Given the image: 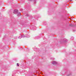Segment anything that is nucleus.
Listing matches in <instances>:
<instances>
[{
    "label": "nucleus",
    "mask_w": 76,
    "mask_h": 76,
    "mask_svg": "<svg viewBox=\"0 0 76 76\" xmlns=\"http://www.w3.org/2000/svg\"><path fill=\"white\" fill-rule=\"evenodd\" d=\"M18 10H14L13 13H17V16H20V13L19 12V13H18Z\"/></svg>",
    "instance_id": "obj_1"
},
{
    "label": "nucleus",
    "mask_w": 76,
    "mask_h": 76,
    "mask_svg": "<svg viewBox=\"0 0 76 76\" xmlns=\"http://www.w3.org/2000/svg\"><path fill=\"white\" fill-rule=\"evenodd\" d=\"M52 64H57V62L56 61H52Z\"/></svg>",
    "instance_id": "obj_2"
},
{
    "label": "nucleus",
    "mask_w": 76,
    "mask_h": 76,
    "mask_svg": "<svg viewBox=\"0 0 76 76\" xmlns=\"http://www.w3.org/2000/svg\"><path fill=\"white\" fill-rule=\"evenodd\" d=\"M17 65L18 66H19V64L18 63L17 64Z\"/></svg>",
    "instance_id": "obj_4"
},
{
    "label": "nucleus",
    "mask_w": 76,
    "mask_h": 76,
    "mask_svg": "<svg viewBox=\"0 0 76 76\" xmlns=\"http://www.w3.org/2000/svg\"><path fill=\"white\" fill-rule=\"evenodd\" d=\"M24 37H25V36H21V37H18V38H20H20H22V37H23V38Z\"/></svg>",
    "instance_id": "obj_3"
},
{
    "label": "nucleus",
    "mask_w": 76,
    "mask_h": 76,
    "mask_svg": "<svg viewBox=\"0 0 76 76\" xmlns=\"http://www.w3.org/2000/svg\"><path fill=\"white\" fill-rule=\"evenodd\" d=\"M70 1H72V0H70Z\"/></svg>",
    "instance_id": "obj_5"
}]
</instances>
